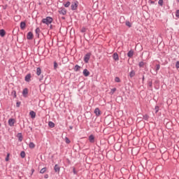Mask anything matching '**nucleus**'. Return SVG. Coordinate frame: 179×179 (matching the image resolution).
Wrapping results in <instances>:
<instances>
[{
  "mask_svg": "<svg viewBox=\"0 0 179 179\" xmlns=\"http://www.w3.org/2000/svg\"><path fill=\"white\" fill-rule=\"evenodd\" d=\"M36 75L40 76L41 75V69L40 67H37L36 69Z\"/></svg>",
  "mask_w": 179,
  "mask_h": 179,
  "instance_id": "nucleus-20",
  "label": "nucleus"
},
{
  "mask_svg": "<svg viewBox=\"0 0 179 179\" xmlns=\"http://www.w3.org/2000/svg\"><path fill=\"white\" fill-rule=\"evenodd\" d=\"M82 33H85V31H86V29L83 28L82 30H81Z\"/></svg>",
  "mask_w": 179,
  "mask_h": 179,
  "instance_id": "nucleus-44",
  "label": "nucleus"
},
{
  "mask_svg": "<svg viewBox=\"0 0 179 179\" xmlns=\"http://www.w3.org/2000/svg\"><path fill=\"white\" fill-rule=\"evenodd\" d=\"M73 174H78V172L76 171V169H75V168L73 169Z\"/></svg>",
  "mask_w": 179,
  "mask_h": 179,
  "instance_id": "nucleus-43",
  "label": "nucleus"
},
{
  "mask_svg": "<svg viewBox=\"0 0 179 179\" xmlns=\"http://www.w3.org/2000/svg\"><path fill=\"white\" fill-rule=\"evenodd\" d=\"M176 17L179 19V10H177L176 12Z\"/></svg>",
  "mask_w": 179,
  "mask_h": 179,
  "instance_id": "nucleus-37",
  "label": "nucleus"
},
{
  "mask_svg": "<svg viewBox=\"0 0 179 179\" xmlns=\"http://www.w3.org/2000/svg\"><path fill=\"white\" fill-rule=\"evenodd\" d=\"M17 136L19 142H22V141H23V136L22 135V133H18Z\"/></svg>",
  "mask_w": 179,
  "mask_h": 179,
  "instance_id": "nucleus-16",
  "label": "nucleus"
},
{
  "mask_svg": "<svg viewBox=\"0 0 179 179\" xmlns=\"http://www.w3.org/2000/svg\"><path fill=\"white\" fill-rule=\"evenodd\" d=\"M64 6L65 8H69V6H71V2L70 1H67L66 3L64 4Z\"/></svg>",
  "mask_w": 179,
  "mask_h": 179,
  "instance_id": "nucleus-25",
  "label": "nucleus"
},
{
  "mask_svg": "<svg viewBox=\"0 0 179 179\" xmlns=\"http://www.w3.org/2000/svg\"><path fill=\"white\" fill-rule=\"evenodd\" d=\"M125 24H126V26H127V27H132V24H131V22H129V21H126Z\"/></svg>",
  "mask_w": 179,
  "mask_h": 179,
  "instance_id": "nucleus-29",
  "label": "nucleus"
},
{
  "mask_svg": "<svg viewBox=\"0 0 179 179\" xmlns=\"http://www.w3.org/2000/svg\"><path fill=\"white\" fill-rule=\"evenodd\" d=\"M6 1H9V0H6Z\"/></svg>",
  "mask_w": 179,
  "mask_h": 179,
  "instance_id": "nucleus-51",
  "label": "nucleus"
},
{
  "mask_svg": "<svg viewBox=\"0 0 179 179\" xmlns=\"http://www.w3.org/2000/svg\"><path fill=\"white\" fill-rule=\"evenodd\" d=\"M20 29L22 30H24V29H26V22H20Z\"/></svg>",
  "mask_w": 179,
  "mask_h": 179,
  "instance_id": "nucleus-14",
  "label": "nucleus"
},
{
  "mask_svg": "<svg viewBox=\"0 0 179 179\" xmlns=\"http://www.w3.org/2000/svg\"><path fill=\"white\" fill-rule=\"evenodd\" d=\"M144 66H145V62H140L138 63V66H139V68H143Z\"/></svg>",
  "mask_w": 179,
  "mask_h": 179,
  "instance_id": "nucleus-26",
  "label": "nucleus"
},
{
  "mask_svg": "<svg viewBox=\"0 0 179 179\" xmlns=\"http://www.w3.org/2000/svg\"><path fill=\"white\" fill-rule=\"evenodd\" d=\"M48 127H50V128H54V127H55V124L52 121H50L48 122Z\"/></svg>",
  "mask_w": 179,
  "mask_h": 179,
  "instance_id": "nucleus-22",
  "label": "nucleus"
},
{
  "mask_svg": "<svg viewBox=\"0 0 179 179\" xmlns=\"http://www.w3.org/2000/svg\"><path fill=\"white\" fill-rule=\"evenodd\" d=\"M27 94H29V90L27 88H24L22 91L23 97H27Z\"/></svg>",
  "mask_w": 179,
  "mask_h": 179,
  "instance_id": "nucleus-6",
  "label": "nucleus"
},
{
  "mask_svg": "<svg viewBox=\"0 0 179 179\" xmlns=\"http://www.w3.org/2000/svg\"><path fill=\"white\" fill-rule=\"evenodd\" d=\"M113 58L115 61H119L120 60V57L118 56V53L117 52H115L113 55Z\"/></svg>",
  "mask_w": 179,
  "mask_h": 179,
  "instance_id": "nucleus-9",
  "label": "nucleus"
},
{
  "mask_svg": "<svg viewBox=\"0 0 179 179\" xmlns=\"http://www.w3.org/2000/svg\"><path fill=\"white\" fill-rule=\"evenodd\" d=\"M80 68V66L79 65L76 64V65L75 66V67H74V71H75L76 72H78V71H79Z\"/></svg>",
  "mask_w": 179,
  "mask_h": 179,
  "instance_id": "nucleus-27",
  "label": "nucleus"
},
{
  "mask_svg": "<svg viewBox=\"0 0 179 179\" xmlns=\"http://www.w3.org/2000/svg\"><path fill=\"white\" fill-rule=\"evenodd\" d=\"M69 129H73V127L70 126V127H69Z\"/></svg>",
  "mask_w": 179,
  "mask_h": 179,
  "instance_id": "nucleus-48",
  "label": "nucleus"
},
{
  "mask_svg": "<svg viewBox=\"0 0 179 179\" xmlns=\"http://www.w3.org/2000/svg\"><path fill=\"white\" fill-rule=\"evenodd\" d=\"M127 57H129V58H132V57H134V50H129L127 53Z\"/></svg>",
  "mask_w": 179,
  "mask_h": 179,
  "instance_id": "nucleus-15",
  "label": "nucleus"
},
{
  "mask_svg": "<svg viewBox=\"0 0 179 179\" xmlns=\"http://www.w3.org/2000/svg\"><path fill=\"white\" fill-rule=\"evenodd\" d=\"M163 0H159L158 3L160 6H163Z\"/></svg>",
  "mask_w": 179,
  "mask_h": 179,
  "instance_id": "nucleus-35",
  "label": "nucleus"
},
{
  "mask_svg": "<svg viewBox=\"0 0 179 179\" xmlns=\"http://www.w3.org/2000/svg\"><path fill=\"white\" fill-rule=\"evenodd\" d=\"M117 92V88H113L112 90H111V93H112V94H114V92Z\"/></svg>",
  "mask_w": 179,
  "mask_h": 179,
  "instance_id": "nucleus-38",
  "label": "nucleus"
},
{
  "mask_svg": "<svg viewBox=\"0 0 179 179\" xmlns=\"http://www.w3.org/2000/svg\"><path fill=\"white\" fill-rule=\"evenodd\" d=\"M155 113L157 114V113H159V106H155Z\"/></svg>",
  "mask_w": 179,
  "mask_h": 179,
  "instance_id": "nucleus-33",
  "label": "nucleus"
},
{
  "mask_svg": "<svg viewBox=\"0 0 179 179\" xmlns=\"http://www.w3.org/2000/svg\"><path fill=\"white\" fill-rule=\"evenodd\" d=\"M41 30L39 27H37L35 30L36 34L37 37H40V33H41Z\"/></svg>",
  "mask_w": 179,
  "mask_h": 179,
  "instance_id": "nucleus-18",
  "label": "nucleus"
},
{
  "mask_svg": "<svg viewBox=\"0 0 179 179\" xmlns=\"http://www.w3.org/2000/svg\"><path fill=\"white\" fill-rule=\"evenodd\" d=\"M20 104H22V102L18 101L16 103V107H20Z\"/></svg>",
  "mask_w": 179,
  "mask_h": 179,
  "instance_id": "nucleus-40",
  "label": "nucleus"
},
{
  "mask_svg": "<svg viewBox=\"0 0 179 179\" xmlns=\"http://www.w3.org/2000/svg\"><path fill=\"white\" fill-rule=\"evenodd\" d=\"M83 73L84 76H85V77H87V76H89V75H90V72L89 71L88 69H86L83 70Z\"/></svg>",
  "mask_w": 179,
  "mask_h": 179,
  "instance_id": "nucleus-11",
  "label": "nucleus"
},
{
  "mask_svg": "<svg viewBox=\"0 0 179 179\" xmlns=\"http://www.w3.org/2000/svg\"><path fill=\"white\" fill-rule=\"evenodd\" d=\"M31 78V74L28 73L26 75L24 80H25V82H30Z\"/></svg>",
  "mask_w": 179,
  "mask_h": 179,
  "instance_id": "nucleus-10",
  "label": "nucleus"
},
{
  "mask_svg": "<svg viewBox=\"0 0 179 179\" xmlns=\"http://www.w3.org/2000/svg\"><path fill=\"white\" fill-rule=\"evenodd\" d=\"M54 170L55 173H59L61 168L59 167V166H58V164H55L54 167Z\"/></svg>",
  "mask_w": 179,
  "mask_h": 179,
  "instance_id": "nucleus-12",
  "label": "nucleus"
},
{
  "mask_svg": "<svg viewBox=\"0 0 179 179\" xmlns=\"http://www.w3.org/2000/svg\"><path fill=\"white\" fill-rule=\"evenodd\" d=\"M66 143H71V140L68 137H65Z\"/></svg>",
  "mask_w": 179,
  "mask_h": 179,
  "instance_id": "nucleus-32",
  "label": "nucleus"
},
{
  "mask_svg": "<svg viewBox=\"0 0 179 179\" xmlns=\"http://www.w3.org/2000/svg\"><path fill=\"white\" fill-rule=\"evenodd\" d=\"M29 115L31 116V118H36V112L34 110H31L29 112Z\"/></svg>",
  "mask_w": 179,
  "mask_h": 179,
  "instance_id": "nucleus-17",
  "label": "nucleus"
},
{
  "mask_svg": "<svg viewBox=\"0 0 179 179\" xmlns=\"http://www.w3.org/2000/svg\"><path fill=\"white\" fill-rule=\"evenodd\" d=\"M59 13L60 15H66V9H65V8H62L60 10H59Z\"/></svg>",
  "mask_w": 179,
  "mask_h": 179,
  "instance_id": "nucleus-13",
  "label": "nucleus"
},
{
  "mask_svg": "<svg viewBox=\"0 0 179 179\" xmlns=\"http://www.w3.org/2000/svg\"><path fill=\"white\" fill-rule=\"evenodd\" d=\"M142 80H145V76H143Z\"/></svg>",
  "mask_w": 179,
  "mask_h": 179,
  "instance_id": "nucleus-47",
  "label": "nucleus"
},
{
  "mask_svg": "<svg viewBox=\"0 0 179 179\" xmlns=\"http://www.w3.org/2000/svg\"><path fill=\"white\" fill-rule=\"evenodd\" d=\"M5 34H6V31H5L4 29H0L1 37H5Z\"/></svg>",
  "mask_w": 179,
  "mask_h": 179,
  "instance_id": "nucleus-19",
  "label": "nucleus"
},
{
  "mask_svg": "<svg viewBox=\"0 0 179 179\" xmlns=\"http://www.w3.org/2000/svg\"><path fill=\"white\" fill-rule=\"evenodd\" d=\"M176 68L177 69H179V61L176 62Z\"/></svg>",
  "mask_w": 179,
  "mask_h": 179,
  "instance_id": "nucleus-39",
  "label": "nucleus"
},
{
  "mask_svg": "<svg viewBox=\"0 0 179 179\" xmlns=\"http://www.w3.org/2000/svg\"><path fill=\"white\" fill-rule=\"evenodd\" d=\"M115 82H116L117 83H120V82H121V80L120 79V77H115Z\"/></svg>",
  "mask_w": 179,
  "mask_h": 179,
  "instance_id": "nucleus-31",
  "label": "nucleus"
},
{
  "mask_svg": "<svg viewBox=\"0 0 179 179\" xmlns=\"http://www.w3.org/2000/svg\"><path fill=\"white\" fill-rule=\"evenodd\" d=\"M94 113L96 115V117H99L101 115V111H100V109L99 108H95Z\"/></svg>",
  "mask_w": 179,
  "mask_h": 179,
  "instance_id": "nucleus-7",
  "label": "nucleus"
},
{
  "mask_svg": "<svg viewBox=\"0 0 179 179\" xmlns=\"http://www.w3.org/2000/svg\"><path fill=\"white\" fill-rule=\"evenodd\" d=\"M159 69H160V64H157L156 65V72L157 73V71H159Z\"/></svg>",
  "mask_w": 179,
  "mask_h": 179,
  "instance_id": "nucleus-34",
  "label": "nucleus"
},
{
  "mask_svg": "<svg viewBox=\"0 0 179 179\" xmlns=\"http://www.w3.org/2000/svg\"><path fill=\"white\" fill-rule=\"evenodd\" d=\"M14 97H16V92H14Z\"/></svg>",
  "mask_w": 179,
  "mask_h": 179,
  "instance_id": "nucleus-49",
  "label": "nucleus"
},
{
  "mask_svg": "<svg viewBox=\"0 0 179 179\" xmlns=\"http://www.w3.org/2000/svg\"><path fill=\"white\" fill-rule=\"evenodd\" d=\"M44 178H48V174L45 175Z\"/></svg>",
  "mask_w": 179,
  "mask_h": 179,
  "instance_id": "nucleus-45",
  "label": "nucleus"
},
{
  "mask_svg": "<svg viewBox=\"0 0 179 179\" xmlns=\"http://www.w3.org/2000/svg\"><path fill=\"white\" fill-rule=\"evenodd\" d=\"M20 157H22V159H24V157H26V152H24V151H22L20 152Z\"/></svg>",
  "mask_w": 179,
  "mask_h": 179,
  "instance_id": "nucleus-24",
  "label": "nucleus"
},
{
  "mask_svg": "<svg viewBox=\"0 0 179 179\" xmlns=\"http://www.w3.org/2000/svg\"><path fill=\"white\" fill-rule=\"evenodd\" d=\"M176 2H177L178 3H179V0H176Z\"/></svg>",
  "mask_w": 179,
  "mask_h": 179,
  "instance_id": "nucleus-50",
  "label": "nucleus"
},
{
  "mask_svg": "<svg viewBox=\"0 0 179 179\" xmlns=\"http://www.w3.org/2000/svg\"><path fill=\"white\" fill-rule=\"evenodd\" d=\"M57 68H58V64L57 63V62H54V69H57Z\"/></svg>",
  "mask_w": 179,
  "mask_h": 179,
  "instance_id": "nucleus-36",
  "label": "nucleus"
},
{
  "mask_svg": "<svg viewBox=\"0 0 179 179\" xmlns=\"http://www.w3.org/2000/svg\"><path fill=\"white\" fill-rule=\"evenodd\" d=\"M16 122V120L13 118H10L8 120V125L10 127H15V123Z\"/></svg>",
  "mask_w": 179,
  "mask_h": 179,
  "instance_id": "nucleus-4",
  "label": "nucleus"
},
{
  "mask_svg": "<svg viewBox=\"0 0 179 179\" xmlns=\"http://www.w3.org/2000/svg\"><path fill=\"white\" fill-rule=\"evenodd\" d=\"M78 5H79L78 1H75L72 2L71 5V10H76L78 9Z\"/></svg>",
  "mask_w": 179,
  "mask_h": 179,
  "instance_id": "nucleus-2",
  "label": "nucleus"
},
{
  "mask_svg": "<svg viewBox=\"0 0 179 179\" xmlns=\"http://www.w3.org/2000/svg\"><path fill=\"white\" fill-rule=\"evenodd\" d=\"M92 55V54L90 53H87L85 56H84V62H85V64H87L89 62V59H90V56Z\"/></svg>",
  "mask_w": 179,
  "mask_h": 179,
  "instance_id": "nucleus-3",
  "label": "nucleus"
},
{
  "mask_svg": "<svg viewBox=\"0 0 179 179\" xmlns=\"http://www.w3.org/2000/svg\"><path fill=\"white\" fill-rule=\"evenodd\" d=\"M150 3H152V5H154L155 1H150Z\"/></svg>",
  "mask_w": 179,
  "mask_h": 179,
  "instance_id": "nucleus-46",
  "label": "nucleus"
},
{
  "mask_svg": "<svg viewBox=\"0 0 179 179\" xmlns=\"http://www.w3.org/2000/svg\"><path fill=\"white\" fill-rule=\"evenodd\" d=\"M45 171H47V168L44 167L42 169H41L40 173L41 174H44Z\"/></svg>",
  "mask_w": 179,
  "mask_h": 179,
  "instance_id": "nucleus-28",
  "label": "nucleus"
},
{
  "mask_svg": "<svg viewBox=\"0 0 179 179\" xmlns=\"http://www.w3.org/2000/svg\"><path fill=\"white\" fill-rule=\"evenodd\" d=\"M143 120H145V121H148L149 120V115H148L147 114L144 115L143 116Z\"/></svg>",
  "mask_w": 179,
  "mask_h": 179,
  "instance_id": "nucleus-30",
  "label": "nucleus"
},
{
  "mask_svg": "<svg viewBox=\"0 0 179 179\" xmlns=\"http://www.w3.org/2000/svg\"><path fill=\"white\" fill-rule=\"evenodd\" d=\"M129 76L130 78H134V76H135V71L131 70V72L129 73Z\"/></svg>",
  "mask_w": 179,
  "mask_h": 179,
  "instance_id": "nucleus-23",
  "label": "nucleus"
},
{
  "mask_svg": "<svg viewBox=\"0 0 179 179\" xmlns=\"http://www.w3.org/2000/svg\"><path fill=\"white\" fill-rule=\"evenodd\" d=\"M33 37H34L33 32L29 31L27 33V40H33Z\"/></svg>",
  "mask_w": 179,
  "mask_h": 179,
  "instance_id": "nucleus-5",
  "label": "nucleus"
},
{
  "mask_svg": "<svg viewBox=\"0 0 179 179\" xmlns=\"http://www.w3.org/2000/svg\"><path fill=\"white\" fill-rule=\"evenodd\" d=\"M42 23H43L44 24H47L48 26L49 24H51L52 23V17H47L46 18H43L42 20Z\"/></svg>",
  "mask_w": 179,
  "mask_h": 179,
  "instance_id": "nucleus-1",
  "label": "nucleus"
},
{
  "mask_svg": "<svg viewBox=\"0 0 179 179\" xmlns=\"http://www.w3.org/2000/svg\"><path fill=\"white\" fill-rule=\"evenodd\" d=\"M88 139L90 143H94V136L93 134L90 135Z\"/></svg>",
  "mask_w": 179,
  "mask_h": 179,
  "instance_id": "nucleus-8",
  "label": "nucleus"
},
{
  "mask_svg": "<svg viewBox=\"0 0 179 179\" xmlns=\"http://www.w3.org/2000/svg\"><path fill=\"white\" fill-rule=\"evenodd\" d=\"M29 148H30V149H34V148H36V145L34 143L30 142L29 144Z\"/></svg>",
  "mask_w": 179,
  "mask_h": 179,
  "instance_id": "nucleus-21",
  "label": "nucleus"
},
{
  "mask_svg": "<svg viewBox=\"0 0 179 179\" xmlns=\"http://www.w3.org/2000/svg\"><path fill=\"white\" fill-rule=\"evenodd\" d=\"M6 162H9V154L7 155V157H6Z\"/></svg>",
  "mask_w": 179,
  "mask_h": 179,
  "instance_id": "nucleus-42",
  "label": "nucleus"
},
{
  "mask_svg": "<svg viewBox=\"0 0 179 179\" xmlns=\"http://www.w3.org/2000/svg\"><path fill=\"white\" fill-rule=\"evenodd\" d=\"M152 85H153V83H152V81H150V82L148 83V86H149V87H152Z\"/></svg>",
  "mask_w": 179,
  "mask_h": 179,
  "instance_id": "nucleus-41",
  "label": "nucleus"
}]
</instances>
